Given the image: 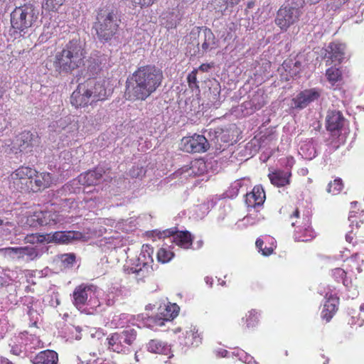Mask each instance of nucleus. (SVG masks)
Masks as SVG:
<instances>
[{
	"mask_svg": "<svg viewBox=\"0 0 364 364\" xmlns=\"http://www.w3.org/2000/svg\"><path fill=\"white\" fill-rule=\"evenodd\" d=\"M162 79V73L154 66L141 67L128 79L125 94L129 100H145L156 90Z\"/></svg>",
	"mask_w": 364,
	"mask_h": 364,
	"instance_id": "f257e3e1",
	"label": "nucleus"
},
{
	"mask_svg": "<svg viewBox=\"0 0 364 364\" xmlns=\"http://www.w3.org/2000/svg\"><path fill=\"white\" fill-rule=\"evenodd\" d=\"M120 23L121 16L118 10L112 6H105L97 11L93 27L99 40L106 42L117 33Z\"/></svg>",
	"mask_w": 364,
	"mask_h": 364,
	"instance_id": "f03ea898",
	"label": "nucleus"
},
{
	"mask_svg": "<svg viewBox=\"0 0 364 364\" xmlns=\"http://www.w3.org/2000/svg\"><path fill=\"white\" fill-rule=\"evenodd\" d=\"M85 52L81 43L70 41L65 48L55 56L53 66L58 73H70L83 64Z\"/></svg>",
	"mask_w": 364,
	"mask_h": 364,
	"instance_id": "7ed1b4c3",
	"label": "nucleus"
},
{
	"mask_svg": "<svg viewBox=\"0 0 364 364\" xmlns=\"http://www.w3.org/2000/svg\"><path fill=\"white\" fill-rule=\"evenodd\" d=\"M227 134H223V131L220 129H217L214 131H210L206 138L205 136L194 134L192 136L183 137L181 140V146L183 151L188 153H200L206 151L210 144L208 141H213L215 143H218L219 137L222 141H228V137Z\"/></svg>",
	"mask_w": 364,
	"mask_h": 364,
	"instance_id": "20e7f679",
	"label": "nucleus"
},
{
	"mask_svg": "<svg viewBox=\"0 0 364 364\" xmlns=\"http://www.w3.org/2000/svg\"><path fill=\"white\" fill-rule=\"evenodd\" d=\"M39 12L33 5L16 7L11 14V23L16 31L24 32L37 22Z\"/></svg>",
	"mask_w": 364,
	"mask_h": 364,
	"instance_id": "39448f33",
	"label": "nucleus"
},
{
	"mask_svg": "<svg viewBox=\"0 0 364 364\" xmlns=\"http://www.w3.org/2000/svg\"><path fill=\"white\" fill-rule=\"evenodd\" d=\"M35 173V169L29 167H21L11 174V183L17 191H31L30 186L33 182L32 176Z\"/></svg>",
	"mask_w": 364,
	"mask_h": 364,
	"instance_id": "423d86ee",
	"label": "nucleus"
},
{
	"mask_svg": "<svg viewBox=\"0 0 364 364\" xmlns=\"http://www.w3.org/2000/svg\"><path fill=\"white\" fill-rule=\"evenodd\" d=\"M300 10L294 6H282L277 11L275 23L282 29L287 30L296 22L300 16Z\"/></svg>",
	"mask_w": 364,
	"mask_h": 364,
	"instance_id": "0eeeda50",
	"label": "nucleus"
},
{
	"mask_svg": "<svg viewBox=\"0 0 364 364\" xmlns=\"http://www.w3.org/2000/svg\"><path fill=\"white\" fill-rule=\"evenodd\" d=\"M191 38L197 39V46H201L202 50L206 52L215 47V37L210 29L207 28H196L191 32Z\"/></svg>",
	"mask_w": 364,
	"mask_h": 364,
	"instance_id": "6e6552de",
	"label": "nucleus"
},
{
	"mask_svg": "<svg viewBox=\"0 0 364 364\" xmlns=\"http://www.w3.org/2000/svg\"><path fill=\"white\" fill-rule=\"evenodd\" d=\"M31 186H30L31 191L38 192L45 188L50 187L54 181V178L50 173L48 172H38L32 176Z\"/></svg>",
	"mask_w": 364,
	"mask_h": 364,
	"instance_id": "1a4fd4ad",
	"label": "nucleus"
},
{
	"mask_svg": "<svg viewBox=\"0 0 364 364\" xmlns=\"http://www.w3.org/2000/svg\"><path fill=\"white\" fill-rule=\"evenodd\" d=\"M91 287L88 285L81 284L77 287L73 294V304L77 309L81 312L89 314V311L85 307L87 301V291L90 290Z\"/></svg>",
	"mask_w": 364,
	"mask_h": 364,
	"instance_id": "9d476101",
	"label": "nucleus"
},
{
	"mask_svg": "<svg viewBox=\"0 0 364 364\" xmlns=\"http://www.w3.org/2000/svg\"><path fill=\"white\" fill-rule=\"evenodd\" d=\"M90 93V90L86 85L79 84L77 90L72 93L70 97L71 104L75 107L87 106L91 95Z\"/></svg>",
	"mask_w": 364,
	"mask_h": 364,
	"instance_id": "9b49d317",
	"label": "nucleus"
},
{
	"mask_svg": "<svg viewBox=\"0 0 364 364\" xmlns=\"http://www.w3.org/2000/svg\"><path fill=\"white\" fill-rule=\"evenodd\" d=\"M320 97V92L315 89L305 90L293 99L294 107L303 109Z\"/></svg>",
	"mask_w": 364,
	"mask_h": 364,
	"instance_id": "f8f14e48",
	"label": "nucleus"
},
{
	"mask_svg": "<svg viewBox=\"0 0 364 364\" xmlns=\"http://www.w3.org/2000/svg\"><path fill=\"white\" fill-rule=\"evenodd\" d=\"M165 236L171 235L173 237V242L178 246L188 249L192 245V237L188 231H178L173 232L170 230H167L164 232Z\"/></svg>",
	"mask_w": 364,
	"mask_h": 364,
	"instance_id": "ddd939ff",
	"label": "nucleus"
},
{
	"mask_svg": "<svg viewBox=\"0 0 364 364\" xmlns=\"http://www.w3.org/2000/svg\"><path fill=\"white\" fill-rule=\"evenodd\" d=\"M265 193L261 186H256L252 191L246 194L245 203L248 207L255 208L263 204Z\"/></svg>",
	"mask_w": 364,
	"mask_h": 364,
	"instance_id": "4468645a",
	"label": "nucleus"
},
{
	"mask_svg": "<svg viewBox=\"0 0 364 364\" xmlns=\"http://www.w3.org/2000/svg\"><path fill=\"white\" fill-rule=\"evenodd\" d=\"M346 45L341 43L333 42L328 45L327 52L329 58L336 63H341L346 58Z\"/></svg>",
	"mask_w": 364,
	"mask_h": 364,
	"instance_id": "2eb2a0df",
	"label": "nucleus"
},
{
	"mask_svg": "<svg viewBox=\"0 0 364 364\" xmlns=\"http://www.w3.org/2000/svg\"><path fill=\"white\" fill-rule=\"evenodd\" d=\"M344 123V117L341 112L330 110L326 116V127L330 132L338 131Z\"/></svg>",
	"mask_w": 364,
	"mask_h": 364,
	"instance_id": "dca6fc26",
	"label": "nucleus"
},
{
	"mask_svg": "<svg viewBox=\"0 0 364 364\" xmlns=\"http://www.w3.org/2000/svg\"><path fill=\"white\" fill-rule=\"evenodd\" d=\"M19 146L21 151H31L33 146H36L38 142V136L30 132H23L18 134Z\"/></svg>",
	"mask_w": 364,
	"mask_h": 364,
	"instance_id": "f3484780",
	"label": "nucleus"
},
{
	"mask_svg": "<svg viewBox=\"0 0 364 364\" xmlns=\"http://www.w3.org/2000/svg\"><path fill=\"white\" fill-rule=\"evenodd\" d=\"M58 360V353L50 350H46L38 353L31 360L33 364H57Z\"/></svg>",
	"mask_w": 364,
	"mask_h": 364,
	"instance_id": "a211bd4d",
	"label": "nucleus"
},
{
	"mask_svg": "<svg viewBox=\"0 0 364 364\" xmlns=\"http://www.w3.org/2000/svg\"><path fill=\"white\" fill-rule=\"evenodd\" d=\"M79 233L72 231H58L48 235L50 242L66 244L78 238Z\"/></svg>",
	"mask_w": 364,
	"mask_h": 364,
	"instance_id": "6ab92c4d",
	"label": "nucleus"
},
{
	"mask_svg": "<svg viewBox=\"0 0 364 364\" xmlns=\"http://www.w3.org/2000/svg\"><path fill=\"white\" fill-rule=\"evenodd\" d=\"M107 83V81L102 77H100L95 81L92 89V94L95 93V95H92V101H98L105 99L107 93L109 92V90H107L106 87Z\"/></svg>",
	"mask_w": 364,
	"mask_h": 364,
	"instance_id": "aec40b11",
	"label": "nucleus"
},
{
	"mask_svg": "<svg viewBox=\"0 0 364 364\" xmlns=\"http://www.w3.org/2000/svg\"><path fill=\"white\" fill-rule=\"evenodd\" d=\"M289 172L276 171L269 174L271 183L278 187L284 186L289 183Z\"/></svg>",
	"mask_w": 364,
	"mask_h": 364,
	"instance_id": "412c9836",
	"label": "nucleus"
},
{
	"mask_svg": "<svg viewBox=\"0 0 364 364\" xmlns=\"http://www.w3.org/2000/svg\"><path fill=\"white\" fill-rule=\"evenodd\" d=\"M338 301L336 298H330L324 304L322 317L327 321H329L333 314L336 312L338 309Z\"/></svg>",
	"mask_w": 364,
	"mask_h": 364,
	"instance_id": "4be33fe9",
	"label": "nucleus"
},
{
	"mask_svg": "<svg viewBox=\"0 0 364 364\" xmlns=\"http://www.w3.org/2000/svg\"><path fill=\"white\" fill-rule=\"evenodd\" d=\"M107 341L108 348L114 352L121 353L125 352V348L122 343L119 333H114L106 338Z\"/></svg>",
	"mask_w": 364,
	"mask_h": 364,
	"instance_id": "5701e85b",
	"label": "nucleus"
},
{
	"mask_svg": "<svg viewBox=\"0 0 364 364\" xmlns=\"http://www.w3.org/2000/svg\"><path fill=\"white\" fill-rule=\"evenodd\" d=\"M149 351L154 353L168 355L170 348L165 343L157 339L151 340L147 344Z\"/></svg>",
	"mask_w": 364,
	"mask_h": 364,
	"instance_id": "b1692460",
	"label": "nucleus"
},
{
	"mask_svg": "<svg viewBox=\"0 0 364 364\" xmlns=\"http://www.w3.org/2000/svg\"><path fill=\"white\" fill-rule=\"evenodd\" d=\"M160 314L162 318L166 321H171L178 316L179 307L176 304H169L164 308H160Z\"/></svg>",
	"mask_w": 364,
	"mask_h": 364,
	"instance_id": "393cba45",
	"label": "nucleus"
},
{
	"mask_svg": "<svg viewBox=\"0 0 364 364\" xmlns=\"http://www.w3.org/2000/svg\"><path fill=\"white\" fill-rule=\"evenodd\" d=\"M60 268L62 270H68L73 267L76 263V257L74 253L63 254L59 256Z\"/></svg>",
	"mask_w": 364,
	"mask_h": 364,
	"instance_id": "a878e982",
	"label": "nucleus"
},
{
	"mask_svg": "<svg viewBox=\"0 0 364 364\" xmlns=\"http://www.w3.org/2000/svg\"><path fill=\"white\" fill-rule=\"evenodd\" d=\"M42 213V224L43 225L56 224L61 221L60 215L51 210L41 211Z\"/></svg>",
	"mask_w": 364,
	"mask_h": 364,
	"instance_id": "bb28decb",
	"label": "nucleus"
},
{
	"mask_svg": "<svg viewBox=\"0 0 364 364\" xmlns=\"http://www.w3.org/2000/svg\"><path fill=\"white\" fill-rule=\"evenodd\" d=\"M186 340L187 346H198L201 343V338L195 327L186 332Z\"/></svg>",
	"mask_w": 364,
	"mask_h": 364,
	"instance_id": "cd10ccee",
	"label": "nucleus"
},
{
	"mask_svg": "<svg viewBox=\"0 0 364 364\" xmlns=\"http://www.w3.org/2000/svg\"><path fill=\"white\" fill-rule=\"evenodd\" d=\"M42 215L41 211H35L33 213H29L26 218L25 224L29 227L43 225L41 218Z\"/></svg>",
	"mask_w": 364,
	"mask_h": 364,
	"instance_id": "c85d7f7f",
	"label": "nucleus"
},
{
	"mask_svg": "<svg viewBox=\"0 0 364 364\" xmlns=\"http://www.w3.org/2000/svg\"><path fill=\"white\" fill-rule=\"evenodd\" d=\"M39 255V252L36 247L31 246L21 247V259L26 258L27 260H33L38 257Z\"/></svg>",
	"mask_w": 364,
	"mask_h": 364,
	"instance_id": "c756f323",
	"label": "nucleus"
},
{
	"mask_svg": "<svg viewBox=\"0 0 364 364\" xmlns=\"http://www.w3.org/2000/svg\"><path fill=\"white\" fill-rule=\"evenodd\" d=\"M19 139L18 135L16 136L14 139H8L4 142V146L6 147V151H9V153L17 154L21 151V148L19 146Z\"/></svg>",
	"mask_w": 364,
	"mask_h": 364,
	"instance_id": "7c9ffc66",
	"label": "nucleus"
},
{
	"mask_svg": "<svg viewBox=\"0 0 364 364\" xmlns=\"http://www.w3.org/2000/svg\"><path fill=\"white\" fill-rule=\"evenodd\" d=\"M121 339H124V343L129 346L135 341L136 332L134 328H128L119 333Z\"/></svg>",
	"mask_w": 364,
	"mask_h": 364,
	"instance_id": "2f4dec72",
	"label": "nucleus"
},
{
	"mask_svg": "<svg viewBox=\"0 0 364 364\" xmlns=\"http://www.w3.org/2000/svg\"><path fill=\"white\" fill-rule=\"evenodd\" d=\"M0 252H1L4 256L8 257L11 259H21V247H5L0 249Z\"/></svg>",
	"mask_w": 364,
	"mask_h": 364,
	"instance_id": "473e14b6",
	"label": "nucleus"
},
{
	"mask_svg": "<svg viewBox=\"0 0 364 364\" xmlns=\"http://www.w3.org/2000/svg\"><path fill=\"white\" fill-rule=\"evenodd\" d=\"M343 188V184L341 178H336L328 185L327 192L332 195L338 194Z\"/></svg>",
	"mask_w": 364,
	"mask_h": 364,
	"instance_id": "72a5a7b5",
	"label": "nucleus"
},
{
	"mask_svg": "<svg viewBox=\"0 0 364 364\" xmlns=\"http://www.w3.org/2000/svg\"><path fill=\"white\" fill-rule=\"evenodd\" d=\"M301 231V230L299 229V231H297L295 234V240L298 241L307 242L311 240L315 236L314 232L309 226H307L304 228V235H299Z\"/></svg>",
	"mask_w": 364,
	"mask_h": 364,
	"instance_id": "f704fd0d",
	"label": "nucleus"
},
{
	"mask_svg": "<svg viewBox=\"0 0 364 364\" xmlns=\"http://www.w3.org/2000/svg\"><path fill=\"white\" fill-rule=\"evenodd\" d=\"M129 322L128 315L125 314H121L119 315L114 316L112 320V325L114 328H123Z\"/></svg>",
	"mask_w": 364,
	"mask_h": 364,
	"instance_id": "c9c22d12",
	"label": "nucleus"
},
{
	"mask_svg": "<svg viewBox=\"0 0 364 364\" xmlns=\"http://www.w3.org/2000/svg\"><path fill=\"white\" fill-rule=\"evenodd\" d=\"M173 253L166 248L161 247L157 252L158 260L162 263H166L169 262L173 257Z\"/></svg>",
	"mask_w": 364,
	"mask_h": 364,
	"instance_id": "e433bc0d",
	"label": "nucleus"
},
{
	"mask_svg": "<svg viewBox=\"0 0 364 364\" xmlns=\"http://www.w3.org/2000/svg\"><path fill=\"white\" fill-rule=\"evenodd\" d=\"M65 0H43V8L48 11H56Z\"/></svg>",
	"mask_w": 364,
	"mask_h": 364,
	"instance_id": "4c0bfd02",
	"label": "nucleus"
},
{
	"mask_svg": "<svg viewBox=\"0 0 364 364\" xmlns=\"http://www.w3.org/2000/svg\"><path fill=\"white\" fill-rule=\"evenodd\" d=\"M146 171L141 166H133L129 171L128 174L132 178H141L145 175Z\"/></svg>",
	"mask_w": 364,
	"mask_h": 364,
	"instance_id": "58836bf2",
	"label": "nucleus"
},
{
	"mask_svg": "<svg viewBox=\"0 0 364 364\" xmlns=\"http://www.w3.org/2000/svg\"><path fill=\"white\" fill-rule=\"evenodd\" d=\"M341 75V71L336 68H331L326 70V76L328 80L334 83L337 82Z\"/></svg>",
	"mask_w": 364,
	"mask_h": 364,
	"instance_id": "ea45409f",
	"label": "nucleus"
},
{
	"mask_svg": "<svg viewBox=\"0 0 364 364\" xmlns=\"http://www.w3.org/2000/svg\"><path fill=\"white\" fill-rule=\"evenodd\" d=\"M135 6L140 7H147L152 5L156 0H131Z\"/></svg>",
	"mask_w": 364,
	"mask_h": 364,
	"instance_id": "a19ab883",
	"label": "nucleus"
},
{
	"mask_svg": "<svg viewBox=\"0 0 364 364\" xmlns=\"http://www.w3.org/2000/svg\"><path fill=\"white\" fill-rule=\"evenodd\" d=\"M97 59H94V63L97 65L99 70H102V67L105 65L107 62V58L105 55L97 56Z\"/></svg>",
	"mask_w": 364,
	"mask_h": 364,
	"instance_id": "79ce46f5",
	"label": "nucleus"
},
{
	"mask_svg": "<svg viewBox=\"0 0 364 364\" xmlns=\"http://www.w3.org/2000/svg\"><path fill=\"white\" fill-rule=\"evenodd\" d=\"M79 182L82 185L85 186L87 188H89L90 186L91 185V183L90 181V173L87 172L85 174H81L79 176Z\"/></svg>",
	"mask_w": 364,
	"mask_h": 364,
	"instance_id": "37998d69",
	"label": "nucleus"
},
{
	"mask_svg": "<svg viewBox=\"0 0 364 364\" xmlns=\"http://www.w3.org/2000/svg\"><path fill=\"white\" fill-rule=\"evenodd\" d=\"M257 322V317L256 316V312L255 311H250V315H249V318L247 319V327L254 326Z\"/></svg>",
	"mask_w": 364,
	"mask_h": 364,
	"instance_id": "c03bdc74",
	"label": "nucleus"
},
{
	"mask_svg": "<svg viewBox=\"0 0 364 364\" xmlns=\"http://www.w3.org/2000/svg\"><path fill=\"white\" fill-rule=\"evenodd\" d=\"M198 70L193 71L188 76V81L189 85L195 84L196 82V73Z\"/></svg>",
	"mask_w": 364,
	"mask_h": 364,
	"instance_id": "a18cd8bd",
	"label": "nucleus"
},
{
	"mask_svg": "<svg viewBox=\"0 0 364 364\" xmlns=\"http://www.w3.org/2000/svg\"><path fill=\"white\" fill-rule=\"evenodd\" d=\"M25 240L26 242L29 243H34L36 241H40L39 237L36 235H27L25 237Z\"/></svg>",
	"mask_w": 364,
	"mask_h": 364,
	"instance_id": "49530a36",
	"label": "nucleus"
},
{
	"mask_svg": "<svg viewBox=\"0 0 364 364\" xmlns=\"http://www.w3.org/2000/svg\"><path fill=\"white\" fill-rule=\"evenodd\" d=\"M11 353L15 355H20L21 353V349L18 346H11Z\"/></svg>",
	"mask_w": 364,
	"mask_h": 364,
	"instance_id": "de8ad7c7",
	"label": "nucleus"
},
{
	"mask_svg": "<svg viewBox=\"0 0 364 364\" xmlns=\"http://www.w3.org/2000/svg\"><path fill=\"white\" fill-rule=\"evenodd\" d=\"M261 251L263 255L269 256L272 253L273 249L272 247H265L264 249L262 248Z\"/></svg>",
	"mask_w": 364,
	"mask_h": 364,
	"instance_id": "09e8293b",
	"label": "nucleus"
},
{
	"mask_svg": "<svg viewBox=\"0 0 364 364\" xmlns=\"http://www.w3.org/2000/svg\"><path fill=\"white\" fill-rule=\"evenodd\" d=\"M212 66L210 64H202L199 68L198 70L202 72H208Z\"/></svg>",
	"mask_w": 364,
	"mask_h": 364,
	"instance_id": "8fccbe9b",
	"label": "nucleus"
},
{
	"mask_svg": "<svg viewBox=\"0 0 364 364\" xmlns=\"http://www.w3.org/2000/svg\"><path fill=\"white\" fill-rule=\"evenodd\" d=\"M263 243L264 242H263V241L261 239H257L256 242H255L256 247L258 249H259L260 251L262 250Z\"/></svg>",
	"mask_w": 364,
	"mask_h": 364,
	"instance_id": "3c124183",
	"label": "nucleus"
},
{
	"mask_svg": "<svg viewBox=\"0 0 364 364\" xmlns=\"http://www.w3.org/2000/svg\"><path fill=\"white\" fill-rule=\"evenodd\" d=\"M299 217V210H298V209H296V210L294 211V213H293L292 215L291 216V219H293L294 218H298Z\"/></svg>",
	"mask_w": 364,
	"mask_h": 364,
	"instance_id": "603ef678",
	"label": "nucleus"
},
{
	"mask_svg": "<svg viewBox=\"0 0 364 364\" xmlns=\"http://www.w3.org/2000/svg\"><path fill=\"white\" fill-rule=\"evenodd\" d=\"M205 280L207 284H210V287L212 286V284H213L212 278L207 277H205Z\"/></svg>",
	"mask_w": 364,
	"mask_h": 364,
	"instance_id": "864d4df0",
	"label": "nucleus"
},
{
	"mask_svg": "<svg viewBox=\"0 0 364 364\" xmlns=\"http://www.w3.org/2000/svg\"><path fill=\"white\" fill-rule=\"evenodd\" d=\"M240 1V0H230V3L232 5L237 4Z\"/></svg>",
	"mask_w": 364,
	"mask_h": 364,
	"instance_id": "5fc2aeb1",
	"label": "nucleus"
},
{
	"mask_svg": "<svg viewBox=\"0 0 364 364\" xmlns=\"http://www.w3.org/2000/svg\"><path fill=\"white\" fill-rule=\"evenodd\" d=\"M2 363H3V364H14L12 362H11L10 360H9L8 359H4V360L2 361Z\"/></svg>",
	"mask_w": 364,
	"mask_h": 364,
	"instance_id": "6e6d98bb",
	"label": "nucleus"
},
{
	"mask_svg": "<svg viewBox=\"0 0 364 364\" xmlns=\"http://www.w3.org/2000/svg\"><path fill=\"white\" fill-rule=\"evenodd\" d=\"M253 6H254V2H253V1H250V2H248V4H247V8H248V9H251V8H252V7H253Z\"/></svg>",
	"mask_w": 364,
	"mask_h": 364,
	"instance_id": "4d7b16f0",
	"label": "nucleus"
},
{
	"mask_svg": "<svg viewBox=\"0 0 364 364\" xmlns=\"http://www.w3.org/2000/svg\"><path fill=\"white\" fill-rule=\"evenodd\" d=\"M102 176V173H101V172H98V171H96V172H95V176H96V178H100Z\"/></svg>",
	"mask_w": 364,
	"mask_h": 364,
	"instance_id": "13d9d810",
	"label": "nucleus"
},
{
	"mask_svg": "<svg viewBox=\"0 0 364 364\" xmlns=\"http://www.w3.org/2000/svg\"><path fill=\"white\" fill-rule=\"evenodd\" d=\"M301 66V63L299 62V61H296L295 63H294V68H299Z\"/></svg>",
	"mask_w": 364,
	"mask_h": 364,
	"instance_id": "bf43d9fd",
	"label": "nucleus"
},
{
	"mask_svg": "<svg viewBox=\"0 0 364 364\" xmlns=\"http://www.w3.org/2000/svg\"><path fill=\"white\" fill-rule=\"evenodd\" d=\"M336 271L338 272V274L341 273V274H346L345 272L342 269H336Z\"/></svg>",
	"mask_w": 364,
	"mask_h": 364,
	"instance_id": "052dcab7",
	"label": "nucleus"
},
{
	"mask_svg": "<svg viewBox=\"0 0 364 364\" xmlns=\"http://www.w3.org/2000/svg\"><path fill=\"white\" fill-rule=\"evenodd\" d=\"M65 201H66V202H68V203H73V201H74V199H73V198H70L66 199V200H65Z\"/></svg>",
	"mask_w": 364,
	"mask_h": 364,
	"instance_id": "680f3d73",
	"label": "nucleus"
},
{
	"mask_svg": "<svg viewBox=\"0 0 364 364\" xmlns=\"http://www.w3.org/2000/svg\"><path fill=\"white\" fill-rule=\"evenodd\" d=\"M311 1V4H317L321 0H309Z\"/></svg>",
	"mask_w": 364,
	"mask_h": 364,
	"instance_id": "e2e57ef3",
	"label": "nucleus"
},
{
	"mask_svg": "<svg viewBox=\"0 0 364 364\" xmlns=\"http://www.w3.org/2000/svg\"><path fill=\"white\" fill-rule=\"evenodd\" d=\"M227 353H228V352H227V350H224L221 353V355H222L223 357H225V356L226 355Z\"/></svg>",
	"mask_w": 364,
	"mask_h": 364,
	"instance_id": "0e129e2a",
	"label": "nucleus"
},
{
	"mask_svg": "<svg viewBox=\"0 0 364 364\" xmlns=\"http://www.w3.org/2000/svg\"><path fill=\"white\" fill-rule=\"evenodd\" d=\"M122 341L124 347L125 348V350H126L128 348V346L125 343H124V339H122Z\"/></svg>",
	"mask_w": 364,
	"mask_h": 364,
	"instance_id": "69168bd1",
	"label": "nucleus"
},
{
	"mask_svg": "<svg viewBox=\"0 0 364 364\" xmlns=\"http://www.w3.org/2000/svg\"><path fill=\"white\" fill-rule=\"evenodd\" d=\"M360 309L364 311V304L360 306Z\"/></svg>",
	"mask_w": 364,
	"mask_h": 364,
	"instance_id": "338daca9",
	"label": "nucleus"
},
{
	"mask_svg": "<svg viewBox=\"0 0 364 364\" xmlns=\"http://www.w3.org/2000/svg\"><path fill=\"white\" fill-rule=\"evenodd\" d=\"M79 364H89L88 363H85V362H81Z\"/></svg>",
	"mask_w": 364,
	"mask_h": 364,
	"instance_id": "774afa93",
	"label": "nucleus"
}]
</instances>
